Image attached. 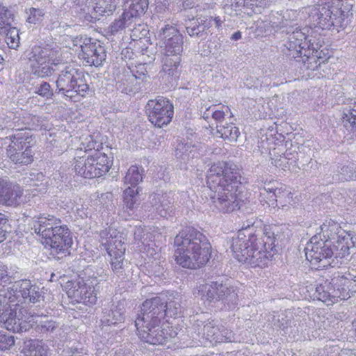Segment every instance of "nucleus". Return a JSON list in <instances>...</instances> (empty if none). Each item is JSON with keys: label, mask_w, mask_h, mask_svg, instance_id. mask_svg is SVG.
Listing matches in <instances>:
<instances>
[{"label": "nucleus", "mask_w": 356, "mask_h": 356, "mask_svg": "<svg viewBox=\"0 0 356 356\" xmlns=\"http://www.w3.org/2000/svg\"><path fill=\"white\" fill-rule=\"evenodd\" d=\"M195 153V147L190 143L179 144L176 149V156L183 159L194 157Z\"/></svg>", "instance_id": "45"}, {"label": "nucleus", "mask_w": 356, "mask_h": 356, "mask_svg": "<svg viewBox=\"0 0 356 356\" xmlns=\"http://www.w3.org/2000/svg\"><path fill=\"white\" fill-rule=\"evenodd\" d=\"M14 344L15 339L13 336L6 335L0 332V350H8Z\"/></svg>", "instance_id": "50"}, {"label": "nucleus", "mask_w": 356, "mask_h": 356, "mask_svg": "<svg viewBox=\"0 0 356 356\" xmlns=\"http://www.w3.org/2000/svg\"><path fill=\"white\" fill-rule=\"evenodd\" d=\"M172 193H155L149 195L148 200L143 205L145 211L157 213L161 217L172 216L175 212Z\"/></svg>", "instance_id": "17"}, {"label": "nucleus", "mask_w": 356, "mask_h": 356, "mask_svg": "<svg viewBox=\"0 0 356 356\" xmlns=\"http://www.w3.org/2000/svg\"><path fill=\"white\" fill-rule=\"evenodd\" d=\"M321 238L324 240L334 241L336 246V256L341 259L349 254L350 245V236L342 229L339 223L332 219L325 220L321 226Z\"/></svg>", "instance_id": "12"}, {"label": "nucleus", "mask_w": 356, "mask_h": 356, "mask_svg": "<svg viewBox=\"0 0 356 356\" xmlns=\"http://www.w3.org/2000/svg\"><path fill=\"white\" fill-rule=\"evenodd\" d=\"M234 40H238L241 38V33L240 31L235 32L231 37Z\"/></svg>", "instance_id": "60"}, {"label": "nucleus", "mask_w": 356, "mask_h": 356, "mask_svg": "<svg viewBox=\"0 0 356 356\" xmlns=\"http://www.w3.org/2000/svg\"><path fill=\"white\" fill-rule=\"evenodd\" d=\"M191 330H195V334L192 330L189 331L193 340L198 341L202 344L205 343L204 340L217 343L232 341L234 339L233 332L215 320L205 322L197 320Z\"/></svg>", "instance_id": "9"}, {"label": "nucleus", "mask_w": 356, "mask_h": 356, "mask_svg": "<svg viewBox=\"0 0 356 356\" xmlns=\"http://www.w3.org/2000/svg\"><path fill=\"white\" fill-rule=\"evenodd\" d=\"M5 220V215L0 213V224ZM6 231L3 230L2 227H0V243L3 242L6 239Z\"/></svg>", "instance_id": "58"}, {"label": "nucleus", "mask_w": 356, "mask_h": 356, "mask_svg": "<svg viewBox=\"0 0 356 356\" xmlns=\"http://www.w3.org/2000/svg\"><path fill=\"white\" fill-rule=\"evenodd\" d=\"M311 41L307 40L306 33L301 29H296L289 36L286 46L289 56L293 58L309 56Z\"/></svg>", "instance_id": "20"}, {"label": "nucleus", "mask_w": 356, "mask_h": 356, "mask_svg": "<svg viewBox=\"0 0 356 356\" xmlns=\"http://www.w3.org/2000/svg\"><path fill=\"white\" fill-rule=\"evenodd\" d=\"M197 294L202 299L209 302L222 300L227 304L236 303L238 295L234 287H228L222 284L212 282L211 284H201L197 288Z\"/></svg>", "instance_id": "14"}, {"label": "nucleus", "mask_w": 356, "mask_h": 356, "mask_svg": "<svg viewBox=\"0 0 356 356\" xmlns=\"http://www.w3.org/2000/svg\"><path fill=\"white\" fill-rule=\"evenodd\" d=\"M159 36L165 44V54L180 56L183 51V36L175 27L165 26L161 29Z\"/></svg>", "instance_id": "19"}, {"label": "nucleus", "mask_w": 356, "mask_h": 356, "mask_svg": "<svg viewBox=\"0 0 356 356\" xmlns=\"http://www.w3.org/2000/svg\"><path fill=\"white\" fill-rule=\"evenodd\" d=\"M182 313L183 307L178 298L169 302L164 301L160 297L146 300L135 321L138 335L146 343L165 344L177 337L178 333L168 324L161 325L162 319L165 315L175 318Z\"/></svg>", "instance_id": "1"}, {"label": "nucleus", "mask_w": 356, "mask_h": 356, "mask_svg": "<svg viewBox=\"0 0 356 356\" xmlns=\"http://www.w3.org/2000/svg\"><path fill=\"white\" fill-rule=\"evenodd\" d=\"M337 1H338V3L337 4V6H339V3H340V2H339V0H337Z\"/></svg>", "instance_id": "63"}, {"label": "nucleus", "mask_w": 356, "mask_h": 356, "mask_svg": "<svg viewBox=\"0 0 356 356\" xmlns=\"http://www.w3.org/2000/svg\"><path fill=\"white\" fill-rule=\"evenodd\" d=\"M342 123L349 131L356 132V102L346 107L343 111Z\"/></svg>", "instance_id": "32"}, {"label": "nucleus", "mask_w": 356, "mask_h": 356, "mask_svg": "<svg viewBox=\"0 0 356 356\" xmlns=\"http://www.w3.org/2000/svg\"><path fill=\"white\" fill-rule=\"evenodd\" d=\"M138 188L128 187L123 193V202L124 208L129 211H133L138 205Z\"/></svg>", "instance_id": "36"}, {"label": "nucleus", "mask_w": 356, "mask_h": 356, "mask_svg": "<svg viewBox=\"0 0 356 356\" xmlns=\"http://www.w3.org/2000/svg\"><path fill=\"white\" fill-rule=\"evenodd\" d=\"M33 229L58 259L70 254L69 248L72 244L71 232L60 219L51 215H41L34 220Z\"/></svg>", "instance_id": "5"}, {"label": "nucleus", "mask_w": 356, "mask_h": 356, "mask_svg": "<svg viewBox=\"0 0 356 356\" xmlns=\"http://www.w3.org/2000/svg\"><path fill=\"white\" fill-rule=\"evenodd\" d=\"M352 4H347L343 8L341 6L331 10L330 7L323 6L319 9L318 24L323 29H330L332 26L341 27L343 22L349 16Z\"/></svg>", "instance_id": "18"}, {"label": "nucleus", "mask_w": 356, "mask_h": 356, "mask_svg": "<svg viewBox=\"0 0 356 356\" xmlns=\"http://www.w3.org/2000/svg\"><path fill=\"white\" fill-rule=\"evenodd\" d=\"M136 79L137 76L133 74L129 76V80L130 81V82H133L134 80Z\"/></svg>", "instance_id": "61"}, {"label": "nucleus", "mask_w": 356, "mask_h": 356, "mask_svg": "<svg viewBox=\"0 0 356 356\" xmlns=\"http://www.w3.org/2000/svg\"><path fill=\"white\" fill-rule=\"evenodd\" d=\"M93 160H89V156H78L74 163V170L77 175L85 178H95L99 171L97 169L91 168Z\"/></svg>", "instance_id": "29"}, {"label": "nucleus", "mask_w": 356, "mask_h": 356, "mask_svg": "<svg viewBox=\"0 0 356 356\" xmlns=\"http://www.w3.org/2000/svg\"><path fill=\"white\" fill-rule=\"evenodd\" d=\"M222 21L219 17H200L188 22L186 25V31L191 37H201L207 34V31L215 25L219 29L222 26Z\"/></svg>", "instance_id": "23"}, {"label": "nucleus", "mask_w": 356, "mask_h": 356, "mask_svg": "<svg viewBox=\"0 0 356 356\" xmlns=\"http://www.w3.org/2000/svg\"><path fill=\"white\" fill-rule=\"evenodd\" d=\"M89 160H93L92 164L91 163V168L99 171L96 175V177H101L108 172L111 163L108 157L105 153L95 150L91 155H89Z\"/></svg>", "instance_id": "28"}, {"label": "nucleus", "mask_w": 356, "mask_h": 356, "mask_svg": "<svg viewBox=\"0 0 356 356\" xmlns=\"http://www.w3.org/2000/svg\"><path fill=\"white\" fill-rule=\"evenodd\" d=\"M2 33L6 34V42L9 48L16 49L19 44V31L15 27H8L6 29L5 32Z\"/></svg>", "instance_id": "44"}, {"label": "nucleus", "mask_w": 356, "mask_h": 356, "mask_svg": "<svg viewBox=\"0 0 356 356\" xmlns=\"http://www.w3.org/2000/svg\"><path fill=\"white\" fill-rule=\"evenodd\" d=\"M236 3L243 6H261L263 0H236Z\"/></svg>", "instance_id": "56"}, {"label": "nucleus", "mask_w": 356, "mask_h": 356, "mask_svg": "<svg viewBox=\"0 0 356 356\" xmlns=\"http://www.w3.org/2000/svg\"><path fill=\"white\" fill-rule=\"evenodd\" d=\"M25 201L19 186H13L3 181L0 187V204L15 207Z\"/></svg>", "instance_id": "25"}, {"label": "nucleus", "mask_w": 356, "mask_h": 356, "mask_svg": "<svg viewBox=\"0 0 356 356\" xmlns=\"http://www.w3.org/2000/svg\"><path fill=\"white\" fill-rule=\"evenodd\" d=\"M72 48L78 51L79 57L89 65L99 66L106 59L104 47L98 42H91L87 37H76L73 41Z\"/></svg>", "instance_id": "13"}, {"label": "nucleus", "mask_w": 356, "mask_h": 356, "mask_svg": "<svg viewBox=\"0 0 356 356\" xmlns=\"http://www.w3.org/2000/svg\"><path fill=\"white\" fill-rule=\"evenodd\" d=\"M31 320L32 321L31 323V326L33 323L38 324V327L42 332H54V330L57 327V324L56 322L46 319L45 316L42 317L34 315L33 318H31Z\"/></svg>", "instance_id": "42"}, {"label": "nucleus", "mask_w": 356, "mask_h": 356, "mask_svg": "<svg viewBox=\"0 0 356 356\" xmlns=\"http://www.w3.org/2000/svg\"><path fill=\"white\" fill-rule=\"evenodd\" d=\"M34 138L29 131H18L16 133L2 138L1 145L6 150V154L10 157L11 150L22 151L26 147H32Z\"/></svg>", "instance_id": "22"}, {"label": "nucleus", "mask_w": 356, "mask_h": 356, "mask_svg": "<svg viewBox=\"0 0 356 356\" xmlns=\"http://www.w3.org/2000/svg\"><path fill=\"white\" fill-rule=\"evenodd\" d=\"M273 322L274 325L280 327L281 330H284L289 326H291V318H289L287 315L281 314L280 315L277 316V318L275 316L273 317Z\"/></svg>", "instance_id": "49"}, {"label": "nucleus", "mask_w": 356, "mask_h": 356, "mask_svg": "<svg viewBox=\"0 0 356 356\" xmlns=\"http://www.w3.org/2000/svg\"><path fill=\"white\" fill-rule=\"evenodd\" d=\"M260 193L268 200V204L273 205V202L275 201L276 206L282 207V209L292 205L293 202L291 192L286 187L278 188L274 186V183L266 184Z\"/></svg>", "instance_id": "21"}, {"label": "nucleus", "mask_w": 356, "mask_h": 356, "mask_svg": "<svg viewBox=\"0 0 356 356\" xmlns=\"http://www.w3.org/2000/svg\"><path fill=\"white\" fill-rule=\"evenodd\" d=\"M3 69L2 63L0 62V71Z\"/></svg>", "instance_id": "62"}, {"label": "nucleus", "mask_w": 356, "mask_h": 356, "mask_svg": "<svg viewBox=\"0 0 356 356\" xmlns=\"http://www.w3.org/2000/svg\"><path fill=\"white\" fill-rule=\"evenodd\" d=\"M10 278L11 276L8 272L7 266L0 263V295L7 291V288H4L3 284L9 282Z\"/></svg>", "instance_id": "48"}, {"label": "nucleus", "mask_w": 356, "mask_h": 356, "mask_svg": "<svg viewBox=\"0 0 356 356\" xmlns=\"http://www.w3.org/2000/svg\"><path fill=\"white\" fill-rule=\"evenodd\" d=\"M1 305L8 306V309L0 313V324L2 327L14 332H21L29 329L33 314L16 302H8V299L6 302H1L0 306Z\"/></svg>", "instance_id": "8"}, {"label": "nucleus", "mask_w": 356, "mask_h": 356, "mask_svg": "<svg viewBox=\"0 0 356 356\" xmlns=\"http://www.w3.org/2000/svg\"><path fill=\"white\" fill-rule=\"evenodd\" d=\"M3 60V58L0 56V62L1 63V60Z\"/></svg>", "instance_id": "64"}, {"label": "nucleus", "mask_w": 356, "mask_h": 356, "mask_svg": "<svg viewBox=\"0 0 356 356\" xmlns=\"http://www.w3.org/2000/svg\"><path fill=\"white\" fill-rule=\"evenodd\" d=\"M35 93L46 98H51L53 95V92L50 85L47 82H43L40 84L35 91Z\"/></svg>", "instance_id": "52"}, {"label": "nucleus", "mask_w": 356, "mask_h": 356, "mask_svg": "<svg viewBox=\"0 0 356 356\" xmlns=\"http://www.w3.org/2000/svg\"><path fill=\"white\" fill-rule=\"evenodd\" d=\"M337 179L341 181H349L356 178L355 171L353 167L350 165H343L338 170L336 175Z\"/></svg>", "instance_id": "46"}, {"label": "nucleus", "mask_w": 356, "mask_h": 356, "mask_svg": "<svg viewBox=\"0 0 356 356\" xmlns=\"http://www.w3.org/2000/svg\"><path fill=\"white\" fill-rule=\"evenodd\" d=\"M230 112V109L227 106H222L220 108H216V106H209L204 112L202 117L204 119H208L210 115L216 122H222L225 116Z\"/></svg>", "instance_id": "37"}, {"label": "nucleus", "mask_w": 356, "mask_h": 356, "mask_svg": "<svg viewBox=\"0 0 356 356\" xmlns=\"http://www.w3.org/2000/svg\"><path fill=\"white\" fill-rule=\"evenodd\" d=\"M100 242L111 257V264L113 271L118 273L122 268L125 252L124 238L117 229L109 227L100 232Z\"/></svg>", "instance_id": "10"}, {"label": "nucleus", "mask_w": 356, "mask_h": 356, "mask_svg": "<svg viewBox=\"0 0 356 356\" xmlns=\"http://www.w3.org/2000/svg\"><path fill=\"white\" fill-rule=\"evenodd\" d=\"M256 26L260 33H266L269 30L270 24L268 22L258 20L256 22Z\"/></svg>", "instance_id": "57"}, {"label": "nucleus", "mask_w": 356, "mask_h": 356, "mask_svg": "<svg viewBox=\"0 0 356 356\" xmlns=\"http://www.w3.org/2000/svg\"><path fill=\"white\" fill-rule=\"evenodd\" d=\"M134 238L140 241L143 244L145 243L147 239L149 238V234L145 232V230L142 227H136L134 232Z\"/></svg>", "instance_id": "54"}, {"label": "nucleus", "mask_w": 356, "mask_h": 356, "mask_svg": "<svg viewBox=\"0 0 356 356\" xmlns=\"http://www.w3.org/2000/svg\"><path fill=\"white\" fill-rule=\"evenodd\" d=\"M29 59L33 73L40 77L51 76L54 71L52 66L63 62L60 49L49 45L34 46Z\"/></svg>", "instance_id": "7"}, {"label": "nucleus", "mask_w": 356, "mask_h": 356, "mask_svg": "<svg viewBox=\"0 0 356 356\" xmlns=\"http://www.w3.org/2000/svg\"><path fill=\"white\" fill-rule=\"evenodd\" d=\"M271 163L277 168L285 170L289 167V160L285 156H278L271 159Z\"/></svg>", "instance_id": "53"}, {"label": "nucleus", "mask_w": 356, "mask_h": 356, "mask_svg": "<svg viewBox=\"0 0 356 356\" xmlns=\"http://www.w3.org/2000/svg\"><path fill=\"white\" fill-rule=\"evenodd\" d=\"M341 294L338 284L334 283V277L330 280H324L316 287V297L327 305L337 302Z\"/></svg>", "instance_id": "24"}, {"label": "nucleus", "mask_w": 356, "mask_h": 356, "mask_svg": "<svg viewBox=\"0 0 356 356\" xmlns=\"http://www.w3.org/2000/svg\"><path fill=\"white\" fill-rule=\"evenodd\" d=\"M56 86L65 96L72 97L74 93L85 96L89 90L84 74L72 66H67L59 74Z\"/></svg>", "instance_id": "11"}, {"label": "nucleus", "mask_w": 356, "mask_h": 356, "mask_svg": "<svg viewBox=\"0 0 356 356\" xmlns=\"http://www.w3.org/2000/svg\"><path fill=\"white\" fill-rule=\"evenodd\" d=\"M97 145V142L93 140L91 136L86 137L84 141L81 142V149H84L86 152L89 150L95 149Z\"/></svg>", "instance_id": "55"}, {"label": "nucleus", "mask_w": 356, "mask_h": 356, "mask_svg": "<svg viewBox=\"0 0 356 356\" xmlns=\"http://www.w3.org/2000/svg\"><path fill=\"white\" fill-rule=\"evenodd\" d=\"M192 328H193V327H191V328H189V329H188V330H187L188 335H190V337H191V338H193V337H192L191 332H188V331L191 330V329H192ZM192 332H193V334H195V330H192ZM192 340H193V343H189V345H190V346H198V343H197V342H199L198 341H196V340H195V339L193 340V339H192ZM186 346H188V344H186Z\"/></svg>", "instance_id": "59"}, {"label": "nucleus", "mask_w": 356, "mask_h": 356, "mask_svg": "<svg viewBox=\"0 0 356 356\" xmlns=\"http://www.w3.org/2000/svg\"><path fill=\"white\" fill-rule=\"evenodd\" d=\"M93 281L90 283L85 282L83 280L68 281L65 286L68 298L72 302L78 303L95 304L97 301V295Z\"/></svg>", "instance_id": "16"}, {"label": "nucleus", "mask_w": 356, "mask_h": 356, "mask_svg": "<svg viewBox=\"0 0 356 356\" xmlns=\"http://www.w3.org/2000/svg\"><path fill=\"white\" fill-rule=\"evenodd\" d=\"M334 283L338 284V289L341 292L340 300H346L350 297V294L356 292V280L340 275L334 276Z\"/></svg>", "instance_id": "27"}, {"label": "nucleus", "mask_w": 356, "mask_h": 356, "mask_svg": "<svg viewBox=\"0 0 356 356\" xmlns=\"http://www.w3.org/2000/svg\"><path fill=\"white\" fill-rule=\"evenodd\" d=\"M336 246L334 241L324 240L321 234L314 235L305 248L306 259L318 268L334 267L338 264L334 259L340 258L336 256Z\"/></svg>", "instance_id": "6"}, {"label": "nucleus", "mask_w": 356, "mask_h": 356, "mask_svg": "<svg viewBox=\"0 0 356 356\" xmlns=\"http://www.w3.org/2000/svg\"><path fill=\"white\" fill-rule=\"evenodd\" d=\"M24 356H47V348L41 341L30 340L24 343Z\"/></svg>", "instance_id": "34"}, {"label": "nucleus", "mask_w": 356, "mask_h": 356, "mask_svg": "<svg viewBox=\"0 0 356 356\" xmlns=\"http://www.w3.org/2000/svg\"><path fill=\"white\" fill-rule=\"evenodd\" d=\"M33 154L31 147H26L22 151L14 152L11 150L10 159L16 164L27 165L32 162Z\"/></svg>", "instance_id": "35"}, {"label": "nucleus", "mask_w": 356, "mask_h": 356, "mask_svg": "<svg viewBox=\"0 0 356 356\" xmlns=\"http://www.w3.org/2000/svg\"><path fill=\"white\" fill-rule=\"evenodd\" d=\"M30 178L31 183L30 186L33 187L31 189V192L33 193V195L35 196L38 193H43L47 191V181L45 180L44 175L42 173H37L31 175Z\"/></svg>", "instance_id": "39"}, {"label": "nucleus", "mask_w": 356, "mask_h": 356, "mask_svg": "<svg viewBox=\"0 0 356 356\" xmlns=\"http://www.w3.org/2000/svg\"><path fill=\"white\" fill-rule=\"evenodd\" d=\"M116 0H96L93 10L97 16L112 15L116 8Z\"/></svg>", "instance_id": "33"}, {"label": "nucleus", "mask_w": 356, "mask_h": 356, "mask_svg": "<svg viewBox=\"0 0 356 356\" xmlns=\"http://www.w3.org/2000/svg\"><path fill=\"white\" fill-rule=\"evenodd\" d=\"M149 120L157 127L168 124L173 116V106L168 99L159 97L149 100L147 105Z\"/></svg>", "instance_id": "15"}, {"label": "nucleus", "mask_w": 356, "mask_h": 356, "mask_svg": "<svg viewBox=\"0 0 356 356\" xmlns=\"http://www.w3.org/2000/svg\"><path fill=\"white\" fill-rule=\"evenodd\" d=\"M241 178V172L234 164L218 162L211 166L207 184L209 195L216 208L223 212H231L238 207Z\"/></svg>", "instance_id": "3"}, {"label": "nucleus", "mask_w": 356, "mask_h": 356, "mask_svg": "<svg viewBox=\"0 0 356 356\" xmlns=\"http://www.w3.org/2000/svg\"><path fill=\"white\" fill-rule=\"evenodd\" d=\"M44 15V13L40 9L31 8L29 9L27 22L31 24H36L40 21Z\"/></svg>", "instance_id": "51"}, {"label": "nucleus", "mask_w": 356, "mask_h": 356, "mask_svg": "<svg viewBox=\"0 0 356 356\" xmlns=\"http://www.w3.org/2000/svg\"><path fill=\"white\" fill-rule=\"evenodd\" d=\"M174 243L175 261L184 268H200L211 258V245L207 237L197 229L186 228L176 236Z\"/></svg>", "instance_id": "4"}, {"label": "nucleus", "mask_w": 356, "mask_h": 356, "mask_svg": "<svg viewBox=\"0 0 356 356\" xmlns=\"http://www.w3.org/2000/svg\"><path fill=\"white\" fill-rule=\"evenodd\" d=\"M124 4H129L124 8V15L128 16L134 22L135 19L143 14L148 7L147 0H124Z\"/></svg>", "instance_id": "31"}, {"label": "nucleus", "mask_w": 356, "mask_h": 356, "mask_svg": "<svg viewBox=\"0 0 356 356\" xmlns=\"http://www.w3.org/2000/svg\"><path fill=\"white\" fill-rule=\"evenodd\" d=\"M142 180V170H140L139 168L136 165H131L129 168L124 178L125 184H130L134 187L137 186Z\"/></svg>", "instance_id": "41"}, {"label": "nucleus", "mask_w": 356, "mask_h": 356, "mask_svg": "<svg viewBox=\"0 0 356 356\" xmlns=\"http://www.w3.org/2000/svg\"><path fill=\"white\" fill-rule=\"evenodd\" d=\"M13 18L9 10L4 7L0 8V33L6 31V29L11 26Z\"/></svg>", "instance_id": "47"}, {"label": "nucleus", "mask_w": 356, "mask_h": 356, "mask_svg": "<svg viewBox=\"0 0 356 356\" xmlns=\"http://www.w3.org/2000/svg\"><path fill=\"white\" fill-rule=\"evenodd\" d=\"M274 248V233L267 227L254 231L253 225L238 230L231 245L233 256L239 262L261 268L271 260Z\"/></svg>", "instance_id": "2"}, {"label": "nucleus", "mask_w": 356, "mask_h": 356, "mask_svg": "<svg viewBox=\"0 0 356 356\" xmlns=\"http://www.w3.org/2000/svg\"><path fill=\"white\" fill-rule=\"evenodd\" d=\"M310 49L309 56H306L309 60L316 63L318 61V65H321V63L327 61L330 58V51L326 48L317 49L314 43H312Z\"/></svg>", "instance_id": "40"}, {"label": "nucleus", "mask_w": 356, "mask_h": 356, "mask_svg": "<svg viewBox=\"0 0 356 356\" xmlns=\"http://www.w3.org/2000/svg\"><path fill=\"white\" fill-rule=\"evenodd\" d=\"M217 131L221 138L230 142L236 141L240 135L238 129L233 124L217 126Z\"/></svg>", "instance_id": "38"}, {"label": "nucleus", "mask_w": 356, "mask_h": 356, "mask_svg": "<svg viewBox=\"0 0 356 356\" xmlns=\"http://www.w3.org/2000/svg\"><path fill=\"white\" fill-rule=\"evenodd\" d=\"M181 56L164 54L162 58V71L168 76L177 79L180 74Z\"/></svg>", "instance_id": "30"}, {"label": "nucleus", "mask_w": 356, "mask_h": 356, "mask_svg": "<svg viewBox=\"0 0 356 356\" xmlns=\"http://www.w3.org/2000/svg\"><path fill=\"white\" fill-rule=\"evenodd\" d=\"M124 308L122 303L104 306L101 321L102 324L110 325L121 323L124 320Z\"/></svg>", "instance_id": "26"}, {"label": "nucleus", "mask_w": 356, "mask_h": 356, "mask_svg": "<svg viewBox=\"0 0 356 356\" xmlns=\"http://www.w3.org/2000/svg\"><path fill=\"white\" fill-rule=\"evenodd\" d=\"M134 22L128 16H125L124 12L122 14L118 19H115L112 22L109 26V31L112 34H115L120 31L123 30L127 27H129Z\"/></svg>", "instance_id": "43"}]
</instances>
